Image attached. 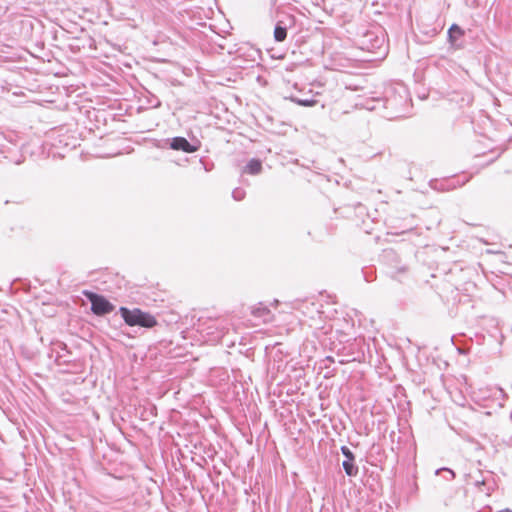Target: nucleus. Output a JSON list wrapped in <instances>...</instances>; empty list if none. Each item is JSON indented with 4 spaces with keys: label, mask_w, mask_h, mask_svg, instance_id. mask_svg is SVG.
I'll use <instances>...</instances> for the list:
<instances>
[{
    "label": "nucleus",
    "mask_w": 512,
    "mask_h": 512,
    "mask_svg": "<svg viewBox=\"0 0 512 512\" xmlns=\"http://www.w3.org/2000/svg\"><path fill=\"white\" fill-rule=\"evenodd\" d=\"M119 311L125 323L129 326L153 328L157 325V320L152 314L138 308L130 310L126 307H121Z\"/></svg>",
    "instance_id": "f257e3e1"
},
{
    "label": "nucleus",
    "mask_w": 512,
    "mask_h": 512,
    "mask_svg": "<svg viewBox=\"0 0 512 512\" xmlns=\"http://www.w3.org/2000/svg\"><path fill=\"white\" fill-rule=\"evenodd\" d=\"M385 39L382 33L375 30H367L356 39V45L359 49L368 52L385 51Z\"/></svg>",
    "instance_id": "f03ea898"
},
{
    "label": "nucleus",
    "mask_w": 512,
    "mask_h": 512,
    "mask_svg": "<svg viewBox=\"0 0 512 512\" xmlns=\"http://www.w3.org/2000/svg\"><path fill=\"white\" fill-rule=\"evenodd\" d=\"M85 296L91 302V309L96 315H105L113 311L114 306L103 296L92 292H85Z\"/></svg>",
    "instance_id": "7ed1b4c3"
},
{
    "label": "nucleus",
    "mask_w": 512,
    "mask_h": 512,
    "mask_svg": "<svg viewBox=\"0 0 512 512\" xmlns=\"http://www.w3.org/2000/svg\"><path fill=\"white\" fill-rule=\"evenodd\" d=\"M170 147L174 150H181L186 153H193L197 151V147L189 143L184 137H175L172 139Z\"/></svg>",
    "instance_id": "20e7f679"
},
{
    "label": "nucleus",
    "mask_w": 512,
    "mask_h": 512,
    "mask_svg": "<svg viewBox=\"0 0 512 512\" xmlns=\"http://www.w3.org/2000/svg\"><path fill=\"white\" fill-rule=\"evenodd\" d=\"M262 171V163L258 159H251L245 167V172L251 175L259 174Z\"/></svg>",
    "instance_id": "39448f33"
},
{
    "label": "nucleus",
    "mask_w": 512,
    "mask_h": 512,
    "mask_svg": "<svg viewBox=\"0 0 512 512\" xmlns=\"http://www.w3.org/2000/svg\"><path fill=\"white\" fill-rule=\"evenodd\" d=\"M252 314H253V316L258 317V318H264L265 321L271 320L273 318L270 310L267 307H263V306L253 308Z\"/></svg>",
    "instance_id": "423d86ee"
},
{
    "label": "nucleus",
    "mask_w": 512,
    "mask_h": 512,
    "mask_svg": "<svg viewBox=\"0 0 512 512\" xmlns=\"http://www.w3.org/2000/svg\"><path fill=\"white\" fill-rule=\"evenodd\" d=\"M345 473L350 476H356L358 474V467L354 464V460H344L342 463Z\"/></svg>",
    "instance_id": "0eeeda50"
},
{
    "label": "nucleus",
    "mask_w": 512,
    "mask_h": 512,
    "mask_svg": "<svg viewBox=\"0 0 512 512\" xmlns=\"http://www.w3.org/2000/svg\"><path fill=\"white\" fill-rule=\"evenodd\" d=\"M287 31L286 28L281 26H276L274 30V38L278 42H282L286 39Z\"/></svg>",
    "instance_id": "6e6552de"
},
{
    "label": "nucleus",
    "mask_w": 512,
    "mask_h": 512,
    "mask_svg": "<svg viewBox=\"0 0 512 512\" xmlns=\"http://www.w3.org/2000/svg\"><path fill=\"white\" fill-rule=\"evenodd\" d=\"M441 472H445V473L448 474V477H446V480H448V481H451V480H453L455 478L454 471L449 469V468H445L444 467V468L437 469L435 473L436 474H440Z\"/></svg>",
    "instance_id": "1a4fd4ad"
},
{
    "label": "nucleus",
    "mask_w": 512,
    "mask_h": 512,
    "mask_svg": "<svg viewBox=\"0 0 512 512\" xmlns=\"http://www.w3.org/2000/svg\"><path fill=\"white\" fill-rule=\"evenodd\" d=\"M454 33H457L459 36H461L463 34V31L461 30V28L459 26H457L456 24H453L450 29H449V36L450 38H454Z\"/></svg>",
    "instance_id": "9d476101"
},
{
    "label": "nucleus",
    "mask_w": 512,
    "mask_h": 512,
    "mask_svg": "<svg viewBox=\"0 0 512 512\" xmlns=\"http://www.w3.org/2000/svg\"><path fill=\"white\" fill-rule=\"evenodd\" d=\"M341 451L346 458L345 460H354V455L348 447L342 446Z\"/></svg>",
    "instance_id": "9b49d317"
},
{
    "label": "nucleus",
    "mask_w": 512,
    "mask_h": 512,
    "mask_svg": "<svg viewBox=\"0 0 512 512\" xmlns=\"http://www.w3.org/2000/svg\"><path fill=\"white\" fill-rule=\"evenodd\" d=\"M334 325L333 324H330L328 327H326V325L322 326L321 327V330H322V334H328L329 332L332 331Z\"/></svg>",
    "instance_id": "f8f14e48"
},
{
    "label": "nucleus",
    "mask_w": 512,
    "mask_h": 512,
    "mask_svg": "<svg viewBox=\"0 0 512 512\" xmlns=\"http://www.w3.org/2000/svg\"><path fill=\"white\" fill-rule=\"evenodd\" d=\"M302 104L304 105H314L317 103L316 100H313V101H301Z\"/></svg>",
    "instance_id": "ddd939ff"
},
{
    "label": "nucleus",
    "mask_w": 512,
    "mask_h": 512,
    "mask_svg": "<svg viewBox=\"0 0 512 512\" xmlns=\"http://www.w3.org/2000/svg\"><path fill=\"white\" fill-rule=\"evenodd\" d=\"M498 512H512V510H510V509H503V510H500Z\"/></svg>",
    "instance_id": "4468645a"
},
{
    "label": "nucleus",
    "mask_w": 512,
    "mask_h": 512,
    "mask_svg": "<svg viewBox=\"0 0 512 512\" xmlns=\"http://www.w3.org/2000/svg\"><path fill=\"white\" fill-rule=\"evenodd\" d=\"M325 360L333 362V359L330 356H326Z\"/></svg>",
    "instance_id": "2eb2a0df"
}]
</instances>
